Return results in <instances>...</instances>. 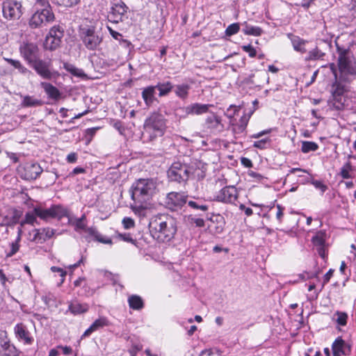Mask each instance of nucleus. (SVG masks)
I'll return each mask as SVG.
<instances>
[{"label":"nucleus","instance_id":"1","mask_svg":"<svg viewBox=\"0 0 356 356\" xmlns=\"http://www.w3.org/2000/svg\"><path fill=\"white\" fill-rule=\"evenodd\" d=\"M150 232L159 242L171 241L177 232V220L168 214L154 216L149 222Z\"/></svg>","mask_w":356,"mask_h":356},{"label":"nucleus","instance_id":"2","mask_svg":"<svg viewBox=\"0 0 356 356\" xmlns=\"http://www.w3.org/2000/svg\"><path fill=\"white\" fill-rule=\"evenodd\" d=\"M158 191V184L156 179H139L131 186V199L136 202H148Z\"/></svg>","mask_w":356,"mask_h":356},{"label":"nucleus","instance_id":"3","mask_svg":"<svg viewBox=\"0 0 356 356\" xmlns=\"http://www.w3.org/2000/svg\"><path fill=\"white\" fill-rule=\"evenodd\" d=\"M144 128L150 134L151 138L163 135L165 129V119L159 113H152L145 120Z\"/></svg>","mask_w":356,"mask_h":356},{"label":"nucleus","instance_id":"4","mask_svg":"<svg viewBox=\"0 0 356 356\" xmlns=\"http://www.w3.org/2000/svg\"><path fill=\"white\" fill-rule=\"evenodd\" d=\"M193 173V168L186 163L174 162L168 170V177L171 181L186 182Z\"/></svg>","mask_w":356,"mask_h":356},{"label":"nucleus","instance_id":"5","mask_svg":"<svg viewBox=\"0 0 356 356\" xmlns=\"http://www.w3.org/2000/svg\"><path fill=\"white\" fill-rule=\"evenodd\" d=\"M35 211L38 217L41 220L47 221L51 218L61 219L67 216V209L60 204L52 205L48 209L42 207H35Z\"/></svg>","mask_w":356,"mask_h":356},{"label":"nucleus","instance_id":"6","mask_svg":"<svg viewBox=\"0 0 356 356\" xmlns=\"http://www.w3.org/2000/svg\"><path fill=\"white\" fill-rule=\"evenodd\" d=\"M81 39L85 47L89 50H95L100 44L102 38L95 32V28L87 26L81 29Z\"/></svg>","mask_w":356,"mask_h":356},{"label":"nucleus","instance_id":"7","mask_svg":"<svg viewBox=\"0 0 356 356\" xmlns=\"http://www.w3.org/2000/svg\"><path fill=\"white\" fill-rule=\"evenodd\" d=\"M2 11L6 19H18L23 13L22 2L17 0H5L2 3Z\"/></svg>","mask_w":356,"mask_h":356},{"label":"nucleus","instance_id":"8","mask_svg":"<svg viewBox=\"0 0 356 356\" xmlns=\"http://www.w3.org/2000/svg\"><path fill=\"white\" fill-rule=\"evenodd\" d=\"M64 36V29L60 25L54 26L46 36L44 47L46 49L54 51L60 47Z\"/></svg>","mask_w":356,"mask_h":356},{"label":"nucleus","instance_id":"9","mask_svg":"<svg viewBox=\"0 0 356 356\" xmlns=\"http://www.w3.org/2000/svg\"><path fill=\"white\" fill-rule=\"evenodd\" d=\"M54 14L51 7L44 8L41 10L36 11L29 20V25L33 29L42 26L47 23L54 20Z\"/></svg>","mask_w":356,"mask_h":356},{"label":"nucleus","instance_id":"10","mask_svg":"<svg viewBox=\"0 0 356 356\" xmlns=\"http://www.w3.org/2000/svg\"><path fill=\"white\" fill-rule=\"evenodd\" d=\"M51 61H46L38 58L30 65L38 75L44 79L50 80L56 76L58 73L50 70Z\"/></svg>","mask_w":356,"mask_h":356},{"label":"nucleus","instance_id":"11","mask_svg":"<svg viewBox=\"0 0 356 356\" xmlns=\"http://www.w3.org/2000/svg\"><path fill=\"white\" fill-rule=\"evenodd\" d=\"M86 215L83 214L81 218L70 219V222L72 223V225L74 226L76 231L86 230L87 233L92 236H94L98 241L106 244L111 243V239L105 240L102 238L101 237V235L97 232V231L95 229L92 227L86 229Z\"/></svg>","mask_w":356,"mask_h":356},{"label":"nucleus","instance_id":"12","mask_svg":"<svg viewBox=\"0 0 356 356\" xmlns=\"http://www.w3.org/2000/svg\"><path fill=\"white\" fill-rule=\"evenodd\" d=\"M238 193L236 187L228 186L222 188L215 196V200L225 204H235Z\"/></svg>","mask_w":356,"mask_h":356},{"label":"nucleus","instance_id":"13","mask_svg":"<svg viewBox=\"0 0 356 356\" xmlns=\"http://www.w3.org/2000/svg\"><path fill=\"white\" fill-rule=\"evenodd\" d=\"M39 51L38 45L34 43H24L19 47L21 56L29 65L40 58Z\"/></svg>","mask_w":356,"mask_h":356},{"label":"nucleus","instance_id":"14","mask_svg":"<svg viewBox=\"0 0 356 356\" xmlns=\"http://www.w3.org/2000/svg\"><path fill=\"white\" fill-rule=\"evenodd\" d=\"M127 10L128 7L123 1L113 3L108 15L109 21L113 23L122 22Z\"/></svg>","mask_w":356,"mask_h":356},{"label":"nucleus","instance_id":"15","mask_svg":"<svg viewBox=\"0 0 356 356\" xmlns=\"http://www.w3.org/2000/svg\"><path fill=\"white\" fill-rule=\"evenodd\" d=\"M187 197L184 193L170 192L167 195L165 203L169 209L176 210L186 204Z\"/></svg>","mask_w":356,"mask_h":356},{"label":"nucleus","instance_id":"16","mask_svg":"<svg viewBox=\"0 0 356 356\" xmlns=\"http://www.w3.org/2000/svg\"><path fill=\"white\" fill-rule=\"evenodd\" d=\"M42 171V168L38 163H29L24 166L21 177L26 180L36 179Z\"/></svg>","mask_w":356,"mask_h":356},{"label":"nucleus","instance_id":"17","mask_svg":"<svg viewBox=\"0 0 356 356\" xmlns=\"http://www.w3.org/2000/svg\"><path fill=\"white\" fill-rule=\"evenodd\" d=\"M15 352V347L10 344L6 331L0 330V356H13Z\"/></svg>","mask_w":356,"mask_h":356},{"label":"nucleus","instance_id":"18","mask_svg":"<svg viewBox=\"0 0 356 356\" xmlns=\"http://www.w3.org/2000/svg\"><path fill=\"white\" fill-rule=\"evenodd\" d=\"M333 356L348 355L351 352V346L341 337H337L332 345Z\"/></svg>","mask_w":356,"mask_h":356},{"label":"nucleus","instance_id":"19","mask_svg":"<svg viewBox=\"0 0 356 356\" xmlns=\"http://www.w3.org/2000/svg\"><path fill=\"white\" fill-rule=\"evenodd\" d=\"M204 127L210 132H220L224 129L221 118L214 113L208 115L204 124Z\"/></svg>","mask_w":356,"mask_h":356},{"label":"nucleus","instance_id":"20","mask_svg":"<svg viewBox=\"0 0 356 356\" xmlns=\"http://www.w3.org/2000/svg\"><path fill=\"white\" fill-rule=\"evenodd\" d=\"M339 67L341 72L348 74H355L356 70L353 66L352 62L347 56L346 51L341 53L339 56Z\"/></svg>","mask_w":356,"mask_h":356},{"label":"nucleus","instance_id":"21","mask_svg":"<svg viewBox=\"0 0 356 356\" xmlns=\"http://www.w3.org/2000/svg\"><path fill=\"white\" fill-rule=\"evenodd\" d=\"M15 334L19 340L23 341L25 344L30 345L33 342V338L23 323H18L14 327Z\"/></svg>","mask_w":356,"mask_h":356},{"label":"nucleus","instance_id":"22","mask_svg":"<svg viewBox=\"0 0 356 356\" xmlns=\"http://www.w3.org/2000/svg\"><path fill=\"white\" fill-rule=\"evenodd\" d=\"M210 106L211 105L209 104L195 103L186 107L181 108L180 110H181L186 115L194 114L200 115L207 113Z\"/></svg>","mask_w":356,"mask_h":356},{"label":"nucleus","instance_id":"23","mask_svg":"<svg viewBox=\"0 0 356 356\" xmlns=\"http://www.w3.org/2000/svg\"><path fill=\"white\" fill-rule=\"evenodd\" d=\"M141 95L146 106L148 108L152 106L154 102H159L156 97V89L154 86H149L143 88Z\"/></svg>","mask_w":356,"mask_h":356},{"label":"nucleus","instance_id":"24","mask_svg":"<svg viewBox=\"0 0 356 356\" xmlns=\"http://www.w3.org/2000/svg\"><path fill=\"white\" fill-rule=\"evenodd\" d=\"M109 324L108 320L104 316L99 317L95 320L92 325L83 332L81 336V339L89 337L92 332L108 326Z\"/></svg>","mask_w":356,"mask_h":356},{"label":"nucleus","instance_id":"25","mask_svg":"<svg viewBox=\"0 0 356 356\" xmlns=\"http://www.w3.org/2000/svg\"><path fill=\"white\" fill-rule=\"evenodd\" d=\"M40 86L44 89L49 99L57 101L61 97V92L51 83L48 82H41Z\"/></svg>","mask_w":356,"mask_h":356},{"label":"nucleus","instance_id":"26","mask_svg":"<svg viewBox=\"0 0 356 356\" xmlns=\"http://www.w3.org/2000/svg\"><path fill=\"white\" fill-rule=\"evenodd\" d=\"M288 38L290 39L295 51L301 54H304L307 51L305 48V44L307 43V40L300 38L299 36L295 35L292 33H289Z\"/></svg>","mask_w":356,"mask_h":356},{"label":"nucleus","instance_id":"27","mask_svg":"<svg viewBox=\"0 0 356 356\" xmlns=\"http://www.w3.org/2000/svg\"><path fill=\"white\" fill-rule=\"evenodd\" d=\"M188 206L194 210L206 212L209 210V205L207 200L202 198H197L188 202Z\"/></svg>","mask_w":356,"mask_h":356},{"label":"nucleus","instance_id":"28","mask_svg":"<svg viewBox=\"0 0 356 356\" xmlns=\"http://www.w3.org/2000/svg\"><path fill=\"white\" fill-rule=\"evenodd\" d=\"M154 86L155 87L156 90H159V97H164L168 95L173 88V85L170 81L159 82Z\"/></svg>","mask_w":356,"mask_h":356},{"label":"nucleus","instance_id":"29","mask_svg":"<svg viewBox=\"0 0 356 356\" xmlns=\"http://www.w3.org/2000/svg\"><path fill=\"white\" fill-rule=\"evenodd\" d=\"M4 60L8 64L17 70V72L20 74L26 75L31 73V71L29 70L19 60L8 58H4Z\"/></svg>","mask_w":356,"mask_h":356},{"label":"nucleus","instance_id":"30","mask_svg":"<svg viewBox=\"0 0 356 356\" xmlns=\"http://www.w3.org/2000/svg\"><path fill=\"white\" fill-rule=\"evenodd\" d=\"M211 222L216 223V233H221L225 227V220L224 217L220 214H212V216L208 218Z\"/></svg>","mask_w":356,"mask_h":356},{"label":"nucleus","instance_id":"31","mask_svg":"<svg viewBox=\"0 0 356 356\" xmlns=\"http://www.w3.org/2000/svg\"><path fill=\"white\" fill-rule=\"evenodd\" d=\"M248 122V120L243 116L240 119L238 122L233 124L232 129L234 134L236 136L244 133L246 129Z\"/></svg>","mask_w":356,"mask_h":356},{"label":"nucleus","instance_id":"32","mask_svg":"<svg viewBox=\"0 0 356 356\" xmlns=\"http://www.w3.org/2000/svg\"><path fill=\"white\" fill-rule=\"evenodd\" d=\"M21 105L23 107H37L42 106V102L33 96L26 95L23 97Z\"/></svg>","mask_w":356,"mask_h":356},{"label":"nucleus","instance_id":"33","mask_svg":"<svg viewBox=\"0 0 356 356\" xmlns=\"http://www.w3.org/2000/svg\"><path fill=\"white\" fill-rule=\"evenodd\" d=\"M89 309L87 304H81L78 302H72L69 305V310L74 315L81 314L86 312Z\"/></svg>","mask_w":356,"mask_h":356},{"label":"nucleus","instance_id":"34","mask_svg":"<svg viewBox=\"0 0 356 356\" xmlns=\"http://www.w3.org/2000/svg\"><path fill=\"white\" fill-rule=\"evenodd\" d=\"M128 303L130 308L135 310H140L144 307L143 300L137 295H132L129 296L128 298Z\"/></svg>","mask_w":356,"mask_h":356},{"label":"nucleus","instance_id":"35","mask_svg":"<svg viewBox=\"0 0 356 356\" xmlns=\"http://www.w3.org/2000/svg\"><path fill=\"white\" fill-rule=\"evenodd\" d=\"M243 26V32L245 35L259 36L263 32L260 27L252 26L247 22H244Z\"/></svg>","mask_w":356,"mask_h":356},{"label":"nucleus","instance_id":"36","mask_svg":"<svg viewBox=\"0 0 356 356\" xmlns=\"http://www.w3.org/2000/svg\"><path fill=\"white\" fill-rule=\"evenodd\" d=\"M148 207L147 202H136L134 201V204L131 205L132 211L139 216H145Z\"/></svg>","mask_w":356,"mask_h":356},{"label":"nucleus","instance_id":"37","mask_svg":"<svg viewBox=\"0 0 356 356\" xmlns=\"http://www.w3.org/2000/svg\"><path fill=\"white\" fill-rule=\"evenodd\" d=\"M37 217L38 216L35 213L34 207L33 211L27 212L25 214L24 219L20 222L21 226H24L26 224L34 225L35 223H38Z\"/></svg>","mask_w":356,"mask_h":356},{"label":"nucleus","instance_id":"38","mask_svg":"<svg viewBox=\"0 0 356 356\" xmlns=\"http://www.w3.org/2000/svg\"><path fill=\"white\" fill-rule=\"evenodd\" d=\"M63 67L74 76H76L77 77L86 76L84 72L81 69H79L70 63H65L63 64Z\"/></svg>","mask_w":356,"mask_h":356},{"label":"nucleus","instance_id":"39","mask_svg":"<svg viewBox=\"0 0 356 356\" xmlns=\"http://www.w3.org/2000/svg\"><path fill=\"white\" fill-rule=\"evenodd\" d=\"M332 88V95L335 99L340 97L345 92L344 86L337 80L333 83Z\"/></svg>","mask_w":356,"mask_h":356},{"label":"nucleus","instance_id":"40","mask_svg":"<svg viewBox=\"0 0 356 356\" xmlns=\"http://www.w3.org/2000/svg\"><path fill=\"white\" fill-rule=\"evenodd\" d=\"M318 149V145L316 143L312 141H302L301 151L306 154L310 152H314Z\"/></svg>","mask_w":356,"mask_h":356},{"label":"nucleus","instance_id":"41","mask_svg":"<svg viewBox=\"0 0 356 356\" xmlns=\"http://www.w3.org/2000/svg\"><path fill=\"white\" fill-rule=\"evenodd\" d=\"M190 87L187 84L177 85L175 89V94L181 99L187 97Z\"/></svg>","mask_w":356,"mask_h":356},{"label":"nucleus","instance_id":"42","mask_svg":"<svg viewBox=\"0 0 356 356\" xmlns=\"http://www.w3.org/2000/svg\"><path fill=\"white\" fill-rule=\"evenodd\" d=\"M352 170H353V166H352L350 162H347L341 168L340 175L343 179L352 178V176L350 174V172L352 171Z\"/></svg>","mask_w":356,"mask_h":356},{"label":"nucleus","instance_id":"43","mask_svg":"<svg viewBox=\"0 0 356 356\" xmlns=\"http://www.w3.org/2000/svg\"><path fill=\"white\" fill-rule=\"evenodd\" d=\"M325 55L321 50L318 48H315L312 51H309L308 56L306 58V60H314L321 58Z\"/></svg>","mask_w":356,"mask_h":356},{"label":"nucleus","instance_id":"44","mask_svg":"<svg viewBox=\"0 0 356 356\" xmlns=\"http://www.w3.org/2000/svg\"><path fill=\"white\" fill-rule=\"evenodd\" d=\"M29 240L35 243H42V236L40 229H34L32 232L29 233Z\"/></svg>","mask_w":356,"mask_h":356},{"label":"nucleus","instance_id":"45","mask_svg":"<svg viewBox=\"0 0 356 356\" xmlns=\"http://www.w3.org/2000/svg\"><path fill=\"white\" fill-rule=\"evenodd\" d=\"M52 3L59 6L72 7L80 2V0H51Z\"/></svg>","mask_w":356,"mask_h":356},{"label":"nucleus","instance_id":"46","mask_svg":"<svg viewBox=\"0 0 356 356\" xmlns=\"http://www.w3.org/2000/svg\"><path fill=\"white\" fill-rule=\"evenodd\" d=\"M270 145V139L269 138H265L257 141H254L253 147L260 149H264L268 148Z\"/></svg>","mask_w":356,"mask_h":356},{"label":"nucleus","instance_id":"47","mask_svg":"<svg viewBox=\"0 0 356 356\" xmlns=\"http://www.w3.org/2000/svg\"><path fill=\"white\" fill-rule=\"evenodd\" d=\"M334 316H337L335 321L339 325L344 326L346 325L348 315L346 313L337 312L334 314Z\"/></svg>","mask_w":356,"mask_h":356},{"label":"nucleus","instance_id":"48","mask_svg":"<svg viewBox=\"0 0 356 356\" xmlns=\"http://www.w3.org/2000/svg\"><path fill=\"white\" fill-rule=\"evenodd\" d=\"M240 30V26L238 23H234L228 26L225 30V34L227 36H231L236 34Z\"/></svg>","mask_w":356,"mask_h":356},{"label":"nucleus","instance_id":"49","mask_svg":"<svg viewBox=\"0 0 356 356\" xmlns=\"http://www.w3.org/2000/svg\"><path fill=\"white\" fill-rule=\"evenodd\" d=\"M43 242L51 238L55 234V230L49 227L41 229Z\"/></svg>","mask_w":356,"mask_h":356},{"label":"nucleus","instance_id":"50","mask_svg":"<svg viewBox=\"0 0 356 356\" xmlns=\"http://www.w3.org/2000/svg\"><path fill=\"white\" fill-rule=\"evenodd\" d=\"M19 242L20 241H17V238H16L15 241L11 243L10 251L6 254L7 257H11L18 252L19 249Z\"/></svg>","mask_w":356,"mask_h":356},{"label":"nucleus","instance_id":"51","mask_svg":"<svg viewBox=\"0 0 356 356\" xmlns=\"http://www.w3.org/2000/svg\"><path fill=\"white\" fill-rule=\"evenodd\" d=\"M313 243L320 247H323L325 243V239L322 233H318L312 238Z\"/></svg>","mask_w":356,"mask_h":356},{"label":"nucleus","instance_id":"52","mask_svg":"<svg viewBox=\"0 0 356 356\" xmlns=\"http://www.w3.org/2000/svg\"><path fill=\"white\" fill-rule=\"evenodd\" d=\"M242 49L249 54V56L251 58H254L257 55L256 49L251 45H243L241 47Z\"/></svg>","mask_w":356,"mask_h":356},{"label":"nucleus","instance_id":"53","mask_svg":"<svg viewBox=\"0 0 356 356\" xmlns=\"http://www.w3.org/2000/svg\"><path fill=\"white\" fill-rule=\"evenodd\" d=\"M51 270L53 273H58L60 274V276L62 277L61 281H60V284H62L64 282L65 277L66 273H67L66 271L64 270L63 268H59V267H56V266H52L51 268Z\"/></svg>","mask_w":356,"mask_h":356},{"label":"nucleus","instance_id":"54","mask_svg":"<svg viewBox=\"0 0 356 356\" xmlns=\"http://www.w3.org/2000/svg\"><path fill=\"white\" fill-rule=\"evenodd\" d=\"M122 225L125 229H130L134 227V220L131 218H124L122 220Z\"/></svg>","mask_w":356,"mask_h":356},{"label":"nucleus","instance_id":"55","mask_svg":"<svg viewBox=\"0 0 356 356\" xmlns=\"http://www.w3.org/2000/svg\"><path fill=\"white\" fill-rule=\"evenodd\" d=\"M312 184L315 186V188L320 189L323 193L327 190V187L321 181L314 180L312 181Z\"/></svg>","mask_w":356,"mask_h":356},{"label":"nucleus","instance_id":"56","mask_svg":"<svg viewBox=\"0 0 356 356\" xmlns=\"http://www.w3.org/2000/svg\"><path fill=\"white\" fill-rule=\"evenodd\" d=\"M200 356H220V355L218 351L209 349L202 351Z\"/></svg>","mask_w":356,"mask_h":356},{"label":"nucleus","instance_id":"57","mask_svg":"<svg viewBox=\"0 0 356 356\" xmlns=\"http://www.w3.org/2000/svg\"><path fill=\"white\" fill-rule=\"evenodd\" d=\"M141 349V345L134 344L131 346V347L129 350V352L131 354V356H136L138 352H139Z\"/></svg>","mask_w":356,"mask_h":356},{"label":"nucleus","instance_id":"58","mask_svg":"<svg viewBox=\"0 0 356 356\" xmlns=\"http://www.w3.org/2000/svg\"><path fill=\"white\" fill-rule=\"evenodd\" d=\"M191 222L195 224L197 227H203L205 225L204 220L200 218H193L191 219Z\"/></svg>","mask_w":356,"mask_h":356},{"label":"nucleus","instance_id":"59","mask_svg":"<svg viewBox=\"0 0 356 356\" xmlns=\"http://www.w3.org/2000/svg\"><path fill=\"white\" fill-rule=\"evenodd\" d=\"M19 215L15 213L13 218L6 225L7 226H14L19 222Z\"/></svg>","mask_w":356,"mask_h":356},{"label":"nucleus","instance_id":"60","mask_svg":"<svg viewBox=\"0 0 356 356\" xmlns=\"http://www.w3.org/2000/svg\"><path fill=\"white\" fill-rule=\"evenodd\" d=\"M241 164L245 166V168H252V161L246 157H242L241 159Z\"/></svg>","mask_w":356,"mask_h":356},{"label":"nucleus","instance_id":"61","mask_svg":"<svg viewBox=\"0 0 356 356\" xmlns=\"http://www.w3.org/2000/svg\"><path fill=\"white\" fill-rule=\"evenodd\" d=\"M277 211L276 213V218L279 220V222H282V218L284 215V213H283L284 208L281 205L277 204Z\"/></svg>","mask_w":356,"mask_h":356},{"label":"nucleus","instance_id":"62","mask_svg":"<svg viewBox=\"0 0 356 356\" xmlns=\"http://www.w3.org/2000/svg\"><path fill=\"white\" fill-rule=\"evenodd\" d=\"M67 161L70 163H74L77 160V154L75 152H72L69 154L66 159Z\"/></svg>","mask_w":356,"mask_h":356},{"label":"nucleus","instance_id":"63","mask_svg":"<svg viewBox=\"0 0 356 356\" xmlns=\"http://www.w3.org/2000/svg\"><path fill=\"white\" fill-rule=\"evenodd\" d=\"M239 209L241 211H243L245 212V214L247 216H250L252 215L253 213V211H252V209H250V208H248V207H246L244 204H240L239 206Z\"/></svg>","mask_w":356,"mask_h":356},{"label":"nucleus","instance_id":"64","mask_svg":"<svg viewBox=\"0 0 356 356\" xmlns=\"http://www.w3.org/2000/svg\"><path fill=\"white\" fill-rule=\"evenodd\" d=\"M119 238L124 241L127 242H134V239L131 238V235L129 234H120L118 235Z\"/></svg>","mask_w":356,"mask_h":356}]
</instances>
